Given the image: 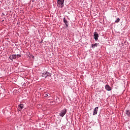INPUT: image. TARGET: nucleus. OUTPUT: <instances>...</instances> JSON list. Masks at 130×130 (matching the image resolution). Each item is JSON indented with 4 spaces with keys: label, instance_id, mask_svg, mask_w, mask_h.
Returning <instances> with one entry per match:
<instances>
[{
    "label": "nucleus",
    "instance_id": "nucleus-7",
    "mask_svg": "<svg viewBox=\"0 0 130 130\" xmlns=\"http://www.w3.org/2000/svg\"><path fill=\"white\" fill-rule=\"evenodd\" d=\"M44 97H51V95L47 92L43 93Z\"/></svg>",
    "mask_w": 130,
    "mask_h": 130
},
{
    "label": "nucleus",
    "instance_id": "nucleus-5",
    "mask_svg": "<svg viewBox=\"0 0 130 130\" xmlns=\"http://www.w3.org/2000/svg\"><path fill=\"white\" fill-rule=\"evenodd\" d=\"M98 107H95V108L93 110V115H96V114H97V112H98Z\"/></svg>",
    "mask_w": 130,
    "mask_h": 130
},
{
    "label": "nucleus",
    "instance_id": "nucleus-8",
    "mask_svg": "<svg viewBox=\"0 0 130 130\" xmlns=\"http://www.w3.org/2000/svg\"><path fill=\"white\" fill-rule=\"evenodd\" d=\"M23 108H24V105L20 104L18 106V109H19V110H22L23 109Z\"/></svg>",
    "mask_w": 130,
    "mask_h": 130
},
{
    "label": "nucleus",
    "instance_id": "nucleus-14",
    "mask_svg": "<svg viewBox=\"0 0 130 130\" xmlns=\"http://www.w3.org/2000/svg\"><path fill=\"white\" fill-rule=\"evenodd\" d=\"M16 56H17V57L18 58H19V57H21V55H20V54H17V55H16Z\"/></svg>",
    "mask_w": 130,
    "mask_h": 130
},
{
    "label": "nucleus",
    "instance_id": "nucleus-12",
    "mask_svg": "<svg viewBox=\"0 0 130 130\" xmlns=\"http://www.w3.org/2000/svg\"><path fill=\"white\" fill-rule=\"evenodd\" d=\"M126 114L128 115V116H130V110H126Z\"/></svg>",
    "mask_w": 130,
    "mask_h": 130
},
{
    "label": "nucleus",
    "instance_id": "nucleus-2",
    "mask_svg": "<svg viewBox=\"0 0 130 130\" xmlns=\"http://www.w3.org/2000/svg\"><path fill=\"white\" fill-rule=\"evenodd\" d=\"M67 112V109L64 108L59 113V116H61V117H63V116H64V115H66Z\"/></svg>",
    "mask_w": 130,
    "mask_h": 130
},
{
    "label": "nucleus",
    "instance_id": "nucleus-6",
    "mask_svg": "<svg viewBox=\"0 0 130 130\" xmlns=\"http://www.w3.org/2000/svg\"><path fill=\"white\" fill-rule=\"evenodd\" d=\"M105 89H107V91H111V87H110L109 85H106Z\"/></svg>",
    "mask_w": 130,
    "mask_h": 130
},
{
    "label": "nucleus",
    "instance_id": "nucleus-3",
    "mask_svg": "<svg viewBox=\"0 0 130 130\" xmlns=\"http://www.w3.org/2000/svg\"><path fill=\"white\" fill-rule=\"evenodd\" d=\"M57 3L58 5H59V7L62 8V7H63V3H64V0H58Z\"/></svg>",
    "mask_w": 130,
    "mask_h": 130
},
{
    "label": "nucleus",
    "instance_id": "nucleus-16",
    "mask_svg": "<svg viewBox=\"0 0 130 130\" xmlns=\"http://www.w3.org/2000/svg\"><path fill=\"white\" fill-rule=\"evenodd\" d=\"M10 58L11 59V58H13V57H10Z\"/></svg>",
    "mask_w": 130,
    "mask_h": 130
},
{
    "label": "nucleus",
    "instance_id": "nucleus-13",
    "mask_svg": "<svg viewBox=\"0 0 130 130\" xmlns=\"http://www.w3.org/2000/svg\"><path fill=\"white\" fill-rule=\"evenodd\" d=\"M120 21V19L119 18H118L115 21V23H118Z\"/></svg>",
    "mask_w": 130,
    "mask_h": 130
},
{
    "label": "nucleus",
    "instance_id": "nucleus-11",
    "mask_svg": "<svg viewBox=\"0 0 130 130\" xmlns=\"http://www.w3.org/2000/svg\"><path fill=\"white\" fill-rule=\"evenodd\" d=\"M17 55H12V58H11V60H13V59H16L17 58Z\"/></svg>",
    "mask_w": 130,
    "mask_h": 130
},
{
    "label": "nucleus",
    "instance_id": "nucleus-10",
    "mask_svg": "<svg viewBox=\"0 0 130 130\" xmlns=\"http://www.w3.org/2000/svg\"><path fill=\"white\" fill-rule=\"evenodd\" d=\"M98 45V43H95V44H91V46H92V48H94L95 47H97Z\"/></svg>",
    "mask_w": 130,
    "mask_h": 130
},
{
    "label": "nucleus",
    "instance_id": "nucleus-4",
    "mask_svg": "<svg viewBox=\"0 0 130 130\" xmlns=\"http://www.w3.org/2000/svg\"><path fill=\"white\" fill-rule=\"evenodd\" d=\"M93 36L95 41H97V40H98V37H99V34H97L96 32H95L94 33Z\"/></svg>",
    "mask_w": 130,
    "mask_h": 130
},
{
    "label": "nucleus",
    "instance_id": "nucleus-9",
    "mask_svg": "<svg viewBox=\"0 0 130 130\" xmlns=\"http://www.w3.org/2000/svg\"><path fill=\"white\" fill-rule=\"evenodd\" d=\"M63 22L65 25H66L67 27H68V21L67 20V19H66L65 18H63Z\"/></svg>",
    "mask_w": 130,
    "mask_h": 130
},
{
    "label": "nucleus",
    "instance_id": "nucleus-15",
    "mask_svg": "<svg viewBox=\"0 0 130 130\" xmlns=\"http://www.w3.org/2000/svg\"><path fill=\"white\" fill-rule=\"evenodd\" d=\"M32 58H34V56H32Z\"/></svg>",
    "mask_w": 130,
    "mask_h": 130
},
{
    "label": "nucleus",
    "instance_id": "nucleus-1",
    "mask_svg": "<svg viewBox=\"0 0 130 130\" xmlns=\"http://www.w3.org/2000/svg\"><path fill=\"white\" fill-rule=\"evenodd\" d=\"M42 77L45 79H50L51 74L47 71H45L44 73L42 74Z\"/></svg>",
    "mask_w": 130,
    "mask_h": 130
}]
</instances>
